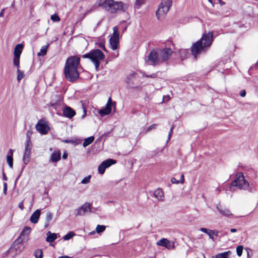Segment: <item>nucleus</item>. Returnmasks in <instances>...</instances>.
<instances>
[{
    "label": "nucleus",
    "mask_w": 258,
    "mask_h": 258,
    "mask_svg": "<svg viewBox=\"0 0 258 258\" xmlns=\"http://www.w3.org/2000/svg\"><path fill=\"white\" fill-rule=\"evenodd\" d=\"M13 152H14V150H12V149H10L8 152V155L7 156H11V157H13Z\"/></svg>",
    "instance_id": "8fccbe9b"
},
{
    "label": "nucleus",
    "mask_w": 258,
    "mask_h": 258,
    "mask_svg": "<svg viewBox=\"0 0 258 258\" xmlns=\"http://www.w3.org/2000/svg\"><path fill=\"white\" fill-rule=\"evenodd\" d=\"M7 161L11 168L13 167V158L11 156H7Z\"/></svg>",
    "instance_id": "7c9ffc66"
},
{
    "label": "nucleus",
    "mask_w": 258,
    "mask_h": 258,
    "mask_svg": "<svg viewBox=\"0 0 258 258\" xmlns=\"http://www.w3.org/2000/svg\"><path fill=\"white\" fill-rule=\"evenodd\" d=\"M126 82L132 88L137 87L140 83L139 77L138 74L134 72L128 75Z\"/></svg>",
    "instance_id": "f8f14e48"
},
{
    "label": "nucleus",
    "mask_w": 258,
    "mask_h": 258,
    "mask_svg": "<svg viewBox=\"0 0 258 258\" xmlns=\"http://www.w3.org/2000/svg\"><path fill=\"white\" fill-rule=\"evenodd\" d=\"M67 157H68L67 153H64L62 155V158L65 159H67Z\"/></svg>",
    "instance_id": "13d9d810"
},
{
    "label": "nucleus",
    "mask_w": 258,
    "mask_h": 258,
    "mask_svg": "<svg viewBox=\"0 0 258 258\" xmlns=\"http://www.w3.org/2000/svg\"><path fill=\"white\" fill-rule=\"evenodd\" d=\"M58 258H71V257L69 256H68V255H63V256H60L58 257Z\"/></svg>",
    "instance_id": "bf43d9fd"
},
{
    "label": "nucleus",
    "mask_w": 258,
    "mask_h": 258,
    "mask_svg": "<svg viewBox=\"0 0 258 258\" xmlns=\"http://www.w3.org/2000/svg\"><path fill=\"white\" fill-rule=\"evenodd\" d=\"M20 57L19 56H14V59H13V63L14 65L16 66L18 68L19 67V63H20Z\"/></svg>",
    "instance_id": "f704fd0d"
},
{
    "label": "nucleus",
    "mask_w": 258,
    "mask_h": 258,
    "mask_svg": "<svg viewBox=\"0 0 258 258\" xmlns=\"http://www.w3.org/2000/svg\"><path fill=\"white\" fill-rule=\"evenodd\" d=\"M52 213L50 212H48L46 216V222L45 224V227H47L49 225L50 221L52 219Z\"/></svg>",
    "instance_id": "a878e982"
},
{
    "label": "nucleus",
    "mask_w": 258,
    "mask_h": 258,
    "mask_svg": "<svg viewBox=\"0 0 258 258\" xmlns=\"http://www.w3.org/2000/svg\"><path fill=\"white\" fill-rule=\"evenodd\" d=\"M98 5L111 14L118 12H125L127 5L121 2H115L114 0H98Z\"/></svg>",
    "instance_id": "7ed1b4c3"
},
{
    "label": "nucleus",
    "mask_w": 258,
    "mask_h": 258,
    "mask_svg": "<svg viewBox=\"0 0 258 258\" xmlns=\"http://www.w3.org/2000/svg\"><path fill=\"white\" fill-rule=\"evenodd\" d=\"M172 131H173V127H172L170 128V130L169 133L168 134V140L170 139V137H171V134H172V132H173Z\"/></svg>",
    "instance_id": "603ef678"
},
{
    "label": "nucleus",
    "mask_w": 258,
    "mask_h": 258,
    "mask_svg": "<svg viewBox=\"0 0 258 258\" xmlns=\"http://www.w3.org/2000/svg\"><path fill=\"white\" fill-rule=\"evenodd\" d=\"M42 251L41 249H37L35 251V256L36 258H42Z\"/></svg>",
    "instance_id": "4c0bfd02"
},
{
    "label": "nucleus",
    "mask_w": 258,
    "mask_h": 258,
    "mask_svg": "<svg viewBox=\"0 0 258 258\" xmlns=\"http://www.w3.org/2000/svg\"><path fill=\"white\" fill-rule=\"evenodd\" d=\"M41 214V210L37 209L35 211L30 217V220L31 223L36 224L38 222Z\"/></svg>",
    "instance_id": "6ab92c4d"
},
{
    "label": "nucleus",
    "mask_w": 258,
    "mask_h": 258,
    "mask_svg": "<svg viewBox=\"0 0 258 258\" xmlns=\"http://www.w3.org/2000/svg\"><path fill=\"white\" fill-rule=\"evenodd\" d=\"M231 252L230 250L227 251H225L221 253H219V255H220V257L219 258H229L228 257V255L230 254Z\"/></svg>",
    "instance_id": "e433bc0d"
},
{
    "label": "nucleus",
    "mask_w": 258,
    "mask_h": 258,
    "mask_svg": "<svg viewBox=\"0 0 258 258\" xmlns=\"http://www.w3.org/2000/svg\"><path fill=\"white\" fill-rule=\"evenodd\" d=\"M146 0H136L135 7L137 9H140V7L145 3Z\"/></svg>",
    "instance_id": "72a5a7b5"
},
{
    "label": "nucleus",
    "mask_w": 258,
    "mask_h": 258,
    "mask_svg": "<svg viewBox=\"0 0 258 258\" xmlns=\"http://www.w3.org/2000/svg\"><path fill=\"white\" fill-rule=\"evenodd\" d=\"M157 50L162 63L169 60L173 53L172 49L167 47L159 48Z\"/></svg>",
    "instance_id": "1a4fd4ad"
},
{
    "label": "nucleus",
    "mask_w": 258,
    "mask_h": 258,
    "mask_svg": "<svg viewBox=\"0 0 258 258\" xmlns=\"http://www.w3.org/2000/svg\"><path fill=\"white\" fill-rule=\"evenodd\" d=\"M75 235V233L72 231L69 232L66 235H65L63 238L64 240H68L72 238L73 236Z\"/></svg>",
    "instance_id": "c85d7f7f"
},
{
    "label": "nucleus",
    "mask_w": 258,
    "mask_h": 258,
    "mask_svg": "<svg viewBox=\"0 0 258 258\" xmlns=\"http://www.w3.org/2000/svg\"><path fill=\"white\" fill-rule=\"evenodd\" d=\"M7 183L6 182L4 183V194L5 195L7 194Z\"/></svg>",
    "instance_id": "de8ad7c7"
},
{
    "label": "nucleus",
    "mask_w": 258,
    "mask_h": 258,
    "mask_svg": "<svg viewBox=\"0 0 258 258\" xmlns=\"http://www.w3.org/2000/svg\"><path fill=\"white\" fill-rule=\"evenodd\" d=\"M91 176L88 175L85 177H84L81 183L83 184H87L90 182V179H91Z\"/></svg>",
    "instance_id": "a19ab883"
},
{
    "label": "nucleus",
    "mask_w": 258,
    "mask_h": 258,
    "mask_svg": "<svg viewBox=\"0 0 258 258\" xmlns=\"http://www.w3.org/2000/svg\"><path fill=\"white\" fill-rule=\"evenodd\" d=\"M80 58L76 56H72L68 58L66 61L63 73L66 79L70 82L77 80L79 78L78 71L80 64Z\"/></svg>",
    "instance_id": "f03ea898"
},
{
    "label": "nucleus",
    "mask_w": 258,
    "mask_h": 258,
    "mask_svg": "<svg viewBox=\"0 0 258 258\" xmlns=\"http://www.w3.org/2000/svg\"><path fill=\"white\" fill-rule=\"evenodd\" d=\"M61 153L59 151L54 152L51 154L50 160L52 162H56L60 159Z\"/></svg>",
    "instance_id": "412c9836"
},
{
    "label": "nucleus",
    "mask_w": 258,
    "mask_h": 258,
    "mask_svg": "<svg viewBox=\"0 0 258 258\" xmlns=\"http://www.w3.org/2000/svg\"><path fill=\"white\" fill-rule=\"evenodd\" d=\"M215 256H216V258H219V257H220V255H219V254H217Z\"/></svg>",
    "instance_id": "774afa93"
},
{
    "label": "nucleus",
    "mask_w": 258,
    "mask_h": 258,
    "mask_svg": "<svg viewBox=\"0 0 258 258\" xmlns=\"http://www.w3.org/2000/svg\"><path fill=\"white\" fill-rule=\"evenodd\" d=\"M113 104H115V102H112L111 98L110 97L106 104L104 108H102L99 111V113L101 116H104L109 114L111 111V108L113 106Z\"/></svg>",
    "instance_id": "4468645a"
},
{
    "label": "nucleus",
    "mask_w": 258,
    "mask_h": 258,
    "mask_svg": "<svg viewBox=\"0 0 258 258\" xmlns=\"http://www.w3.org/2000/svg\"><path fill=\"white\" fill-rule=\"evenodd\" d=\"M230 231L232 232V233H234V232H235L237 231V229H235V228H231L230 229Z\"/></svg>",
    "instance_id": "052dcab7"
},
{
    "label": "nucleus",
    "mask_w": 258,
    "mask_h": 258,
    "mask_svg": "<svg viewBox=\"0 0 258 258\" xmlns=\"http://www.w3.org/2000/svg\"><path fill=\"white\" fill-rule=\"evenodd\" d=\"M156 126H157V125L156 124H152V125H150L147 128V132H149V131H150V130H152L153 128H156Z\"/></svg>",
    "instance_id": "c03bdc74"
},
{
    "label": "nucleus",
    "mask_w": 258,
    "mask_h": 258,
    "mask_svg": "<svg viewBox=\"0 0 258 258\" xmlns=\"http://www.w3.org/2000/svg\"><path fill=\"white\" fill-rule=\"evenodd\" d=\"M82 58H89L95 65V70L98 71L100 64V61L104 60L105 55L99 49L92 50L90 52L82 56Z\"/></svg>",
    "instance_id": "20e7f679"
},
{
    "label": "nucleus",
    "mask_w": 258,
    "mask_h": 258,
    "mask_svg": "<svg viewBox=\"0 0 258 258\" xmlns=\"http://www.w3.org/2000/svg\"><path fill=\"white\" fill-rule=\"evenodd\" d=\"M172 4V0H162L156 12V16L158 19L161 16L167 13Z\"/></svg>",
    "instance_id": "0eeeda50"
},
{
    "label": "nucleus",
    "mask_w": 258,
    "mask_h": 258,
    "mask_svg": "<svg viewBox=\"0 0 258 258\" xmlns=\"http://www.w3.org/2000/svg\"><path fill=\"white\" fill-rule=\"evenodd\" d=\"M231 186H236L240 189L248 190L252 192L255 190L254 188L250 187L249 182L245 179L243 174L238 172L235 175V179L231 183Z\"/></svg>",
    "instance_id": "39448f33"
},
{
    "label": "nucleus",
    "mask_w": 258,
    "mask_h": 258,
    "mask_svg": "<svg viewBox=\"0 0 258 258\" xmlns=\"http://www.w3.org/2000/svg\"><path fill=\"white\" fill-rule=\"evenodd\" d=\"M180 183H183L184 182V176L183 174L181 175L180 180Z\"/></svg>",
    "instance_id": "6e6d98bb"
},
{
    "label": "nucleus",
    "mask_w": 258,
    "mask_h": 258,
    "mask_svg": "<svg viewBox=\"0 0 258 258\" xmlns=\"http://www.w3.org/2000/svg\"><path fill=\"white\" fill-rule=\"evenodd\" d=\"M94 140V136H91L84 139V141L83 143V146L86 147L91 144Z\"/></svg>",
    "instance_id": "b1692460"
},
{
    "label": "nucleus",
    "mask_w": 258,
    "mask_h": 258,
    "mask_svg": "<svg viewBox=\"0 0 258 258\" xmlns=\"http://www.w3.org/2000/svg\"><path fill=\"white\" fill-rule=\"evenodd\" d=\"M50 18L51 20L54 22H58L60 21V18L56 14L51 15Z\"/></svg>",
    "instance_id": "ea45409f"
},
{
    "label": "nucleus",
    "mask_w": 258,
    "mask_h": 258,
    "mask_svg": "<svg viewBox=\"0 0 258 258\" xmlns=\"http://www.w3.org/2000/svg\"><path fill=\"white\" fill-rule=\"evenodd\" d=\"M218 1H219V3H220L221 6H223V5H224L225 4V3L223 2V1H222L221 0H218Z\"/></svg>",
    "instance_id": "680f3d73"
},
{
    "label": "nucleus",
    "mask_w": 258,
    "mask_h": 258,
    "mask_svg": "<svg viewBox=\"0 0 258 258\" xmlns=\"http://www.w3.org/2000/svg\"><path fill=\"white\" fill-rule=\"evenodd\" d=\"M48 46V44L47 45H44L43 46L41 49L40 51L38 53L37 55L38 56H44L47 53V49Z\"/></svg>",
    "instance_id": "cd10ccee"
},
{
    "label": "nucleus",
    "mask_w": 258,
    "mask_h": 258,
    "mask_svg": "<svg viewBox=\"0 0 258 258\" xmlns=\"http://www.w3.org/2000/svg\"><path fill=\"white\" fill-rule=\"evenodd\" d=\"M219 234V231L218 230H212V235L214 234L216 236H218Z\"/></svg>",
    "instance_id": "3c124183"
},
{
    "label": "nucleus",
    "mask_w": 258,
    "mask_h": 258,
    "mask_svg": "<svg viewBox=\"0 0 258 258\" xmlns=\"http://www.w3.org/2000/svg\"><path fill=\"white\" fill-rule=\"evenodd\" d=\"M92 210L94 211L93 213H94L95 212V211L97 210V208H93L92 207Z\"/></svg>",
    "instance_id": "69168bd1"
},
{
    "label": "nucleus",
    "mask_w": 258,
    "mask_h": 258,
    "mask_svg": "<svg viewBox=\"0 0 258 258\" xmlns=\"http://www.w3.org/2000/svg\"><path fill=\"white\" fill-rule=\"evenodd\" d=\"M3 180H6V181H7L8 180V178L4 171L3 172Z\"/></svg>",
    "instance_id": "864d4df0"
},
{
    "label": "nucleus",
    "mask_w": 258,
    "mask_h": 258,
    "mask_svg": "<svg viewBox=\"0 0 258 258\" xmlns=\"http://www.w3.org/2000/svg\"><path fill=\"white\" fill-rule=\"evenodd\" d=\"M243 247L242 245H239L236 248V252L238 256H240L242 255L243 251Z\"/></svg>",
    "instance_id": "c9c22d12"
},
{
    "label": "nucleus",
    "mask_w": 258,
    "mask_h": 258,
    "mask_svg": "<svg viewBox=\"0 0 258 258\" xmlns=\"http://www.w3.org/2000/svg\"><path fill=\"white\" fill-rule=\"evenodd\" d=\"M23 45L22 44H18L16 45L14 49V56L20 57V55L22 53Z\"/></svg>",
    "instance_id": "4be33fe9"
},
{
    "label": "nucleus",
    "mask_w": 258,
    "mask_h": 258,
    "mask_svg": "<svg viewBox=\"0 0 258 258\" xmlns=\"http://www.w3.org/2000/svg\"><path fill=\"white\" fill-rule=\"evenodd\" d=\"M32 132L31 131H28L26 134V142L25 145V151L23 157V161L25 165L28 164L30 161V155L31 154L32 144L30 140V136Z\"/></svg>",
    "instance_id": "423d86ee"
},
{
    "label": "nucleus",
    "mask_w": 258,
    "mask_h": 258,
    "mask_svg": "<svg viewBox=\"0 0 258 258\" xmlns=\"http://www.w3.org/2000/svg\"><path fill=\"white\" fill-rule=\"evenodd\" d=\"M171 182L173 184H178L180 183V181L177 180L175 178L172 177L171 179Z\"/></svg>",
    "instance_id": "a18cd8bd"
},
{
    "label": "nucleus",
    "mask_w": 258,
    "mask_h": 258,
    "mask_svg": "<svg viewBox=\"0 0 258 258\" xmlns=\"http://www.w3.org/2000/svg\"><path fill=\"white\" fill-rule=\"evenodd\" d=\"M200 231L208 234L210 239H211L212 240L214 239L213 236L212 235V230L208 229L205 228H201L200 229Z\"/></svg>",
    "instance_id": "bb28decb"
},
{
    "label": "nucleus",
    "mask_w": 258,
    "mask_h": 258,
    "mask_svg": "<svg viewBox=\"0 0 258 258\" xmlns=\"http://www.w3.org/2000/svg\"><path fill=\"white\" fill-rule=\"evenodd\" d=\"M17 73H18L17 79L18 81H20L24 77V74L23 72L20 71L18 68L17 69Z\"/></svg>",
    "instance_id": "58836bf2"
},
{
    "label": "nucleus",
    "mask_w": 258,
    "mask_h": 258,
    "mask_svg": "<svg viewBox=\"0 0 258 258\" xmlns=\"http://www.w3.org/2000/svg\"><path fill=\"white\" fill-rule=\"evenodd\" d=\"M66 143H71V141L69 140H66L63 141Z\"/></svg>",
    "instance_id": "e2e57ef3"
},
{
    "label": "nucleus",
    "mask_w": 258,
    "mask_h": 258,
    "mask_svg": "<svg viewBox=\"0 0 258 258\" xmlns=\"http://www.w3.org/2000/svg\"><path fill=\"white\" fill-rule=\"evenodd\" d=\"M31 231V228L28 227H25L22 231L20 234V237L22 235H28Z\"/></svg>",
    "instance_id": "c756f323"
},
{
    "label": "nucleus",
    "mask_w": 258,
    "mask_h": 258,
    "mask_svg": "<svg viewBox=\"0 0 258 258\" xmlns=\"http://www.w3.org/2000/svg\"><path fill=\"white\" fill-rule=\"evenodd\" d=\"M63 114L64 116L72 118L75 115L76 112L71 107L66 106L63 109Z\"/></svg>",
    "instance_id": "a211bd4d"
},
{
    "label": "nucleus",
    "mask_w": 258,
    "mask_h": 258,
    "mask_svg": "<svg viewBox=\"0 0 258 258\" xmlns=\"http://www.w3.org/2000/svg\"><path fill=\"white\" fill-rule=\"evenodd\" d=\"M118 30V28L117 26L113 27V36L111 37L109 40L111 48L114 50L118 48L119 43V34Z\"/></svg>",
    "instance_id": "9b49d317"
},
{
    "label": "nucleus",
    "mask_w": 258,
    "mask_h": 258,
    "mask_svg": "<svg viewBox=\"0 0 258 258\" xmlns=\"http://www.w3.org/2000/svg\"><path fill=\"white\" fill-rule=\"evenodd\" d=\"M18 207L21 210H23L24 209V200H23L22 201H21L18 205Z\"/></svg>",
    "instance_id": "49530a36"
},
{
    "label": "nucleus",
    "mask_w": 258,
    "mask_h": 258,
    "mask_svg": "<svg viewBox=\"0 0 258 258\" xmlns=\"http://www.w3.org/2000/svg\"><path fill=\"white\" fill-rule=\"evenodd\" d=\"M88 212H94L92 210V205L90 203L86 202L75 210L74 214L75 216H83Z\"/></svg>",
    "instance_id": "9d476101"
},
{
    "label": "nucleus",
    "mask_w": 258,
    "mask_h": 258,
    "mask_svg": "<svg viewBox=\"0 0 258 258\" xmlns=\"http://www.w3.org/2000/svg\"><path fill=\"white\" fill-rule=\"evenodd\" d=\"M157 245L165 247L168 249H170L174 247V243H171L166 238H162L157 242Z\"/></svg>",
    "instance_id": "dca6fc26"
},
{
    "label": "nucleus",
    "mask_w": 258,
    "mask_h": 258,
    "mask_svg": "<svg viewBox=\"0 0 258 258\" xmlns=\"http://www.w3.org/2000/svg\"><path fill=\"white\" fill-rule=\"evenodd\" d=\"M154 196L159 201H163L164 194L161 188H158L154 191Z\"/></svg>",
    "instance_id": "aec40b11"
},
{
    "label": "nucleus",
    "mask_w": 258,
    "mask_h": 258,
    "mask_svg": "<svg viewBox=\"0 0 258 258\" xmlns=\"http://www.w3.org/2000/svg\"><path fill=\"white\" fill-rule=\"evenodd\" d=\"M106 227L104 225H98L96 227V231L98 233L103 232L105 230Z\"/></svg>",
    "instance_id": "473e14b6"
},
{
    "label": "nucleus",
    "mask_w": 258,
    "mask_h": 258,
    "mask_svg": "<svg viewBox=\"0 0 258 258\" xmlns=\"http://www.w3.org/2000/svg\"><path fill=\"white\" fill-rule=\"evenodd\" d=\"M157 76H158L157 73H153V74H151L150 75H146V77H147V78H153V79L157 78Z\"/></svg>",
    "instance_id": "37998d69"
},
{
    "label": "nucleus",
    "mask_w": 258,
    "mask_h": 258,
    "mask_svg": "<svg viewBox=\"0 0 258 258\" xmlns=\"http://www.w3.org/2000/svg\"><path fill=\"white\" fill-rule=\"evenodd\" d=\"M5 10V9L4 8L1 10V12H0V17H3L4 16V11Z\"/></svg>",
    "instance_id": "5fc2aeb1"
},
{
    "label": "nucleus",
    "mask_w": 258,
    "mask_h": 258,
    "mask_svg": "<svg viewBox=\"0 0 258 258\" xmlns=\"http://www.w3.org/2000/svg\"><path fill=\"white\" fill-rule=\"evenodd\" d=\"M157 153V152L156 151H153V155H155Z\"/></svg>",
    "instance_id": "338daca9"
},
{
    "label": "nucleus",
    "mask_w": 258,
    "mask_h": 258,
    "mask_svg": "<svg viewBox=\"0 0 258 258\" xmlns=\"http://www.w3.org/2000/svg\"><path fill=\"white\" fill-rule=\"evenodd\" d=\"M25 246L23 244V240L19 236L17 239L15 240L13 244L12 245L10 249L11 250H14L16 254L20 253L24 249Z\"/></svg>",
    "instance_id": "ddd939ff"
},
{
    "label": "nucleus",
    "mask_w": 258,
    "mask_h": 258,
    "mask_svg": "<svg viewBox=\"0 0 258 258\" xmlns=\"http://www.w3.org/2000/svg\"><path fill=\"white\" fill-rule=\"evenodd\" d=\"M240 95L242 97H244L246 95V92L244 90H241L240 92Z\"/></svg>",
    "instance_id": "09e8293b"
},
{
    "label": "nucleus",
    "mask_w": 258,
    "mask_h": 258,
    "mask_svg": "<svg viewBox=\"0 0 258 258\" xmlns=\"http://www.w3.org/2000/svg\"><path fill=\"white\" fill-rule=\"evenodd\" d=\"M96 45L100 48L102 49L105 51H107V50L106 49L104 43L103 42H99L98 43H96Z\"/></svg>",
    "instance_id": "79ce46f5"
},
{
    "label": "nucleus",
    "mask_w": 258,
    "mask_h": 258,
    "mask_svg": "<svg viewBox=\"0 0 258 258\" xmlns=\"http://www.w3.org/2000/svg\"><path fill=\"white\" fill-rule=\"evenodd\" d=\"M57 238L56 234L54 233H51L50 231H48L47 233V237L46 238V241L48 242H52L54 241Z\"/></svg>",
    "instance_id": "5701e85b"
},
{
    "label": "nucleus",
    "mask_w": 258,
    "mask_h": 258,
    "mask_svg": "<svg viewBox=\"0 0 258 258\" xmlns=\"http://www.w3.org/2000/svg\"><path fill=\"white\" fill-rule=\"evenodd\" d=\"M180 183H183L184 182V176L183 174L181 175L180 180Z\"/></svg>",
    "instance_id": "4d7b16f0"
},
{
    "label": "nucleus",
    "mask_w": 258,
    "mask_h": 258,
    "mask_svg": "<svg viewBox=\"0 0 258 258\" xmlns=\"http://www.w3.org/2000/svg\"><path fill=\"white\" fill-rule=\"evenodd\" d=\"M104 166L106 167V168H108L110 167L111 165L116 163V161L115 160L112 159H108L102 162Z\"/></svg>",
    "instance_id": "393cba45"
},
{
    "label": "nucleus",
    "mask_w": 258,
    "mask_h": 258,
    "mask_svg": "<svg viewBox=\"0 0 258 258\" xmlns=\"http://www.w3.org/2000/svg\"><path fill=\"white\" fill-rule=\"evenodd\" d=\"M217 209L220 214L223 216L230 217L233 215L229 209L225 207H223L220 204L217 206Z\"/></svg>",
    "instance_id": "f3484780"
},
{
    "label": "nucleus",
    "mask_w": 258,
    "mask_h": 258,
    "mask_svg": "<svg viewBox=\"0 0 258 258\" xmlns=\"http://www.w3.org/2000/svg\"><path fill=\"white\" fill-rule=\"evenodd\" d=\"M141 73L142 74L143 76L145 77H146V75H147L144 72H141Z\"/></svg>",
    "instance_id": "0e129e2a"
},
{
    "label": "nucleus",
    "mask_w": 258,
    "mask_h": 258,
    "mask_svg": "<svg viewBox=\"0 0 258 258\" xmlns=\"http://www.w3.org/2000/svg\"><path fill=\"white\" fill-rule=\"evenodd\" d=\"M36 129L41 134L45 135L48 133L49 127L45 122L39 121L36 125Z\"/></svg>",
    "instance_id": "2eb2a0df"
},
{
    "label": "nucleus",
    "mask_w": 258,
    "mask_h": 258,
    "mask_svg": "<svg viewBox=\"0 0 258 258\" xmlns=\"http://www.w3.org/2000/svg\"><path fill=\"white\" fill-rule=\"evenodd\" d=\"M146 61L148 64L154 66L162 64L157 50L154 49L150 52Z\"/></svg>",
    "instance_id": "6e6552de"
},
{
    "label": "nucleus",
    "mask_w": 258,
    "mask_h": 258,
    "mask_svg": "<svg viewBox=\"0 0 258 258\" xmlns=\"http://www.w3.org/2000/svg\"><path fill=\"white\" fill-rule=\"evenodd\" d=\"M213 41V33H205L202 38L194 43L191 47L192 54L196 59L198 55L205 53L211 46Z\"/></svg>",
    "instance_id": "f257e3e1"
},
{
    "label": "nucleus",
    "mask_w": 258,
    "mask_h": 258,
    "mask_svg": "<svg viewBox=\"0 0 258 258\" xmlns=\"http://www.w3.org/2000/svg\"><path fill=\"white\" fill-rule=\"evenodd\" d=\"M106 168V167L105 166V165L104 166L103 162H102L98 166L99 173L101 174H103L105 172Z\"/></svg>",
    "instance_id": "2f4dec72"
}]
</instances>
